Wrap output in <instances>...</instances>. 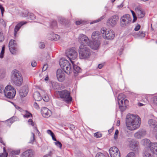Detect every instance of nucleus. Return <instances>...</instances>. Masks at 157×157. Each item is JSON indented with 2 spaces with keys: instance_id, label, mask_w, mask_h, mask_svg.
<instances>
[{
  "instance_id": "obj_1",
  "label": "nucleus",
  "mask_w": 157,
  "mask_h": 157,
  "mask_svg": "<svg viewBox=\"0 0 157 157\" xmlns=\"http://www.w3.org/2000/svg\"><path fill=\"white\" fill-rule=\"evenodd\" d=\"M141 123V119L137 115L128 114L126 116V124L128 129L134 130L138 128Z\"/></svg>"
},
{
  "instance_id": "obj_2",
  "label": "nucleus",
  "mask_w": 157,
  "mask_h": 157,
  "mask_svg": "<svg viewBox=\"0 0 157 157\" xmlns=\"http://www.w3.org/2000/svg\"><path fill=\"white\" fill-rule=\"evenodd\" d=\"M73 65V68L68 60L64 59H61L59 61V64L62 68L64 72L67 74H70L72 71L73 69L76 71H79L80 68L74 64L73 61H71Z\"/></svg>"
},
{
  "instance_id": "obj_3",
  "label": "nucleus",
  "mask_w": 157,
  "mask_h": 157,
  "mask_svg": "<svg viewBox=\"0 0 157 157\" xmlns=\"http://www.w3.org/2000/svg\"><path fill=\"white\" fill-rule=\"evenodd\" d=\"M78 41L81 44L80 45L84 46L86 47L87 45L89 46L91 48L94 49H97L99 45V43L98 41L92 42H89L88 37L85 35L82 34L78 38Z\"/></svg>"
},
{
  "instance_id": "obj_4",
  "label": "nucleus",
  "mask_w": 157,
  "mask_h": 157,
  "mask_svg": "<svg viewBox=\"0 0 157 157\" xmlns=\"http://www.w3.org/2000/svg\"><path fill=\"white\" fill-rule=\"evenodd\" d=\"M56 95L59 98L63 99L66 102L71 103L72 98L70 92L66 90L58 91L56 93Z\"/></svg>"
},
{
  "instance_id": "obj_5",
  "label": "nucleus",
  "mask_w": 157,
  "mask_h": 157,
  "mask_svg": "<svg viewBox=\"0 0 157 157\" xmlns=\"http://www.w3.org/2000/svg\"><path fill=\"white\" fill-rule=\"evenodd\" d=\"M125 96L123 94H120L118 97V101L120 108L121 110H125L128 105L129 101L125 99Z\"/></svg>"
},
{
  "instance_id": "obj_6",
  "label": "nucleus",
  "mask_w": 157,
  "mask_h": 157,
  "mask_svg": "<svg viewBox=\"0 0 157 157\" xmlns=\"http://www.w3.org/2000/svg\"><path fill=\"white\" fill-rule=\"evenodd\" d=\"M12 79L14 83L17 86L21 85L23 83V79L21 75L18 71L16 70L13 71Z\"/></svg>"
},
{
  "instance_id": "obj_7",
  "label": "nucleus",
  "mask_w": 157,
  "mask_h": 157,
  "mask_svg": "<svg viewBox=\"0 0 157 157\" xmlns=\"http://www.w3.org/2000/svg\"><path fill=\"white\" fill-rule=\"evenodd\" d=\"M4 91L5 97L9 99L13 98L16 93L15 89L11 85L6 86Z\"/></svg>"
},
{
  "instance_id": "obj_8",
  "label": "nucleus",
  "mask_w": 157,
  "mask_h": 157,
  "mask_svg": "<svg viewBox=\"0 0 157 157\" xmlns=\"http://www.w3.org/2000/svg\"><path fill=\"white\" fill-rule=\"evenodd\" d=\"M79 57L81 59H86L89 57L90 55V50L86 47L80 45L78 50Z\"/></svg>"
},
{
  "instance_id": "obj_9",
  "label": "nucleus",
  "mask_w": 157,
  "mask_h": 157,
  "mask_svg": "<svg viewBox=\"0 0 157 157\" xmlns=\"http://www.w3.org/2000/svg\"><path fill=\"white\" fill-rule=\"evenodd\" d=\"M101 32V33L104 34L103 36L105 39H113L115 37V33L112 30L105 29L104 28H102Z\"/></svg>"
},
{
  "instance_id": "obj_10",
  "label": "nucleus",
  "mask_w": 157,
  "mask_h": 157,
  "mask_svg": "<svg viewBox=\"0 0 157 157\" xmlns=\"http://www.w3.org/2000/svg\"><path fill=\"white\" fill-rule=\"evenodd\" d=\"M66 54L71 61V59H75L78 56V53L74 48L68 49L66 52Z\"/></svg>"
},
{
  "instance_id": "obj_11",
  "label": "nucleus",
  "mask_w": 157,
  "mask_h": 157,
  "mask_svg": "<svg viewBox=\"0 0 157 157\" xmlns=\"http://www.w3.org/2000/svg\"><path fill=\"white\" fill-rule=\"evenodd\" d=\"M132 18L128 14L124 15L121 19V25L122 27H125L129 24L131 22Z\"/></svg>"
},
{
  "instance_id": "obj_12",
  "label": "nucleus",
  "mask_w": 157,
  "mask_h": 157,
  "mask_svg": "<svg viewBox=\"0 0 157 157\" xmlns=\"http://www.w3.org/2000/svg\"><path fill=\"white\" fill-rule=\"evenodd\" d=\"M111 157H121V153L119 149L116 147H113L109 149Z\"/></svg>"
},
{
  "instance_id": "obj_13",
  "label": "nucleus",
  "mask_w": 157,
  "mask_h": 157,
  "mask_svg": "<svg viewBox=\"0 0 157 157\" xmlns=\"http://www.w3.org/2000/svg\"><path fill=\"white\" fill-rule=\"evenodd\" d=\"M17 43L15 40H10L9 44V47L10 51L12 54H15L17 50Z\"/></svg>"
},
{
  "instance_id": "obj_14",
  "label": "nucleus",
  "mask_w": 157,
  "mask_h": 157,
  "mask_svg": "<svg viewBox=\"0 0 157 157\" xmlns=\"http://www.w3.org/2000/svg\"><path fill=\"white\" fill-rule=\"evenodd\" d=\"M65 75L63 71L61 69H58L57 71V77L59 81H63Z\"/></svg>"
},
{
  "instance_id": "obj_15",
  "label": "nucleus",
  "mask_w": 157,
  "mask_h": 157,
  "mask_svg": "<svg viewBox=\"0 0 157 157\" xmlns=\"http://www.w3.org/2000/svg\"><path fill=\"white\" fill-rule=\"evenodd\" d=\"M42 116L45 117H48L51 114V111L46 108H43L41 110Z\"/></svg>"
},
{
  "instance_id": "obj_16",
  "label": "nucleus",
  "mask_w": 157,
  "mask_h": 157,
  "mask_svg": "<svg viewBox=\"0 0 157 157\" xmlns=\"http://www.w3.org/2000/svg\"><path fill=\"white\" fill-rule=\"evenodd\" d=\"M34 153L32 150H27L23 152L21 157H33Z\"/></svg>"
},
{
  "instance_id": "obj_17",
  "label": "nucleus",
  "mask_w": 157,
  "mask_h": 157,
  "mask_svg": "<svg viewBox=\"0 0 157 157\" xmlns=\"http://www.w3.org/2000/svg\"><path fill=\"white\" fill-rule=\"evenodd\" d=\"M119 19V18L117 16H114L110 18L108 22L112 26L115 25Z\"/></svg>"
},
{
  "instance_id": "obj_18",
  "label": "nucleus",
  "mask_w": 157,
  "mask_h": 157,
  "mask_svg": "<svg viewBox=\"0 0 157 157\" xmlns=\"http://www.w3.org/2000/svg\"><path fill=\"white\" fill-rule=\"evenodd\" d=\"M153 143H151L150 141L147 139H145L142 141V144L145 146L147 147L146 149H151V146Z\"/></svg>"
},
{
  "instance_id": "obj_19",
  "label": "nucleus",
  "mask_w": 157,
  "mask_h": 157,
  "mask_svg": "<svg viewBox=\"0 0 157 157\" xmlns=\"http://www.w3.org/2000/svg\"><path fill=\"white\" fill-rule=\"evenodd\" d=\"M26 23L27 22H26L21 21L16 26L14 30V35L15 36H16L17 32L19 30L21 27L24 24Z\"/></svg>"
},
{
  "instance_id": "obj_20",
  "label": "nucleus",
  "mask_w": 157,
  "mask_h": 157,
  "mask_svg": "<svg viewBox=\"0 0 157 157\" xmlns=\"http://www.w3.org/2000/svg\"><path fill=\"white\" fill-rule=\"evenodd\" d=\"M136 11L139 18H142L145 16V12L141 8H137L136 9Z\"/></svg>"
},
{
  "instance_id": "obj_21",
  "label": "nucleus",
  "mask_w": 157,
  "mask_h": 157,
  "mask_svg": "<svg viewBox=\"0 0 157 157\" xmlns=\"http://www.w3.org/2000/svg\"><path fill=\"white\" fill-rule=\"evenodd\" d=\"M152 150L149 149H146L144 151L143 157H154V155L151 153Z\"/></svg>"
},
{
  "instance_id": "obj_22",
  "label": "nucleus",
  "mask_w": 157,
  "mask_h": 157,
  "mask_svg": "<svg viewBox=\"0 0 157 157\" xmlns=\"http://www.w3.org/2000/svg\"><path fill=\"white\" fill-rule=\"evenodd\" d=\"M151 150H152L153 152L157 155V143H153L151 146Z\"/></svg>"
},
{
  "instance_id": "obj_23",
  "label": "nucleus",
  "mask_w": 157,
  "mask_h": 157,
  "mask_svg": "<svg viewBox=\"0 0 157 157\" xmlns=\"http://www.w3.org/2000/svg\"><path fill=\"white\" fill-rule=\"evenodd\" d=\"M33 97L35 100L36 101H40L42 98L40 93L38 92H36L34 93Z\"/></svg>"
},
{
  "instance_id": "obj_24",
  "label": "nucleus",
  "mask_w": 157,
  "mask_h": 157,
  "mask_svg": "<svg viewBox=\"0 0 157 157\" xmlns=\"http://www.w3.org/2000/svg\"><path fill=\"white\" fill-rule=\"evenodd\" d=\"M138 142L132 141L130 143V147L132 148V150H134L138 146Z\"/></svg>"
},
{
  "instance_id": "obj_25",
  "label": "nucleus",
  "mask_w": 157,
  "mask_h": 157,
  "mask_svg": "<svg viewBox=\"0 0 157 157\" xmlns=\"http://www.w3.org/2000/svg\"><path fill=\"white\" fill-rule=\"evenodd\" d=\"M41 94L42 96L43 99L44 101L47 102L49 101V97L46 92L43 91L41 93Z\"/></svg>"
},
{
  "instance_id": "obj_26",
  "label": "nucleus",
  "mask_w": 157,
  "mask_h": 157,
  "mask_svg": "<svg viewBox=\"0 0 157 157\" xmlns=\"http://www.w3.org/2000/svg\"><path fill=\"white\" fill-rule=\"evenodd\" d=\"M28 92V89H22L20 92V95L22 97H25L27 95Z\"/></svg>"
},
{
  "instance_id": "obj_27",
  "label": "nucleus",
  "mask_w": 157,
  "mask_h": 157,
  "mask_svg": "<svg viewBox=\"0 0 157 157\" xmlns=\"http://www.w3.org/2000/svg\"><path fill=\"white\" fill-rule=\"evenodd\" d=\"M22 115L25 118H28L30 117H32V115L30 113L27 111H25L22 113Z\"/></svg>"
},
{
  "instance_id": "obj_28",
  "label": "nucleus",
  "mask_w": 157,
  "mask_h": 157,
  "mask_svg": "<svg viewBox=\"0 0 157 157\" xmlns=\"http://www.w3.org/2000/svg\"><path fill=\"white\" fill-rule=\"evenodd\" d=\"M47 133L50 135L52 137V139L55 141H56L57 140L55 136L54 133L52 131L50 130H48L47 131Z\"/></svg>"
},
{
  "instance_id": "obj_29",
  "label": "nucleus",
  "mask_w": 157,
  "mask_h": 157,
  "mask_svg": "<svg viewBox=\"0 0 157 157\" xmlns=\"http://www.w3.org/2000/svg\"><path fill=\"white\" fill-rule=\"evenodd\" d=\"M20 152L21 151L20 149L13 150L11 152L10 154L11 155V156L13 155H18L20 154Z\"/></svg>"
},
{
  "instance_id": "obj_30",
  "label": "nucleus",
  "mask_w": 157,
  "mask_h": 157,
  "mask_svg": "<svg viewBox=\"0 0 157 157\" xmlns=\"http://www.w3.org/2000/svg\"><path fill=\"white\" fill-rule=\"evenodd\" d=\"M5 75V72L3 69H0V78H3Z\"/></svg>"
},
{
  "instance_id": "obj_31",
  "label": "nucleus",
  "mask_w": 157,
  "mask_h": 157,
  "mask_svg": "<svg viewBox=\"0 0 157 157\" xmlns=\"http://www.w3.org/2000/svg\"><path fill=\"white\" fill-rule=\"evenodd\" d=\"M5 45H3L2 48V51L0 54V57L1 58H3L4 54L5 53Z\"/></svg>"
},
{
  "instance_id": "obj_32",
  "label": "nucleus",
  "mask_w": 157,
  "mask_h": 157,
  "mask_svg": "<svg viewBox=\"0 0 157 157\" xmlns=\"http://www.w3.org/2000/svg\"><path fill=\"white\" fill-rule=\"evenodd\" d=\"M98 32H95L94 33H93L92 35V38L93 39H95L96 38L98 37Z\"/></svg>"
},
{
  "instance_id": "obj_33",
  "label": "nucleus",
  "mask_w": 157,
  "mask_h": 157,
  "mask_svg": "<svg viewBox=\"0 0 157 157\" xmlns=\"http://www.w3.org/2000/svg\"><path fill=\"white\" fill-rule=\"evenodd\" d=\"M138 35L141 37H143L145 36V34L144 32L140 31H139Z\"/></svg>"
},
{
  "instance_id": "obj_34",
  "label": "nucleus",
  "mask_w": 157,
  "mask_h": 157,
  "mask_svg": "<svg viewBox=\"0 0 157 157\" xmlns=\"http://www.w3.org/2000/svg\"><path fill=\"white\" fill-rule=\"evenodd\" d=\"M95 157H106V156L102 153H98L96 155Z\"/></svg>"
},
{
  "instance_id": "obj_35",
  "label": "nucleus",
  "mask_w": 157,
  "mask_h": 157,
  "mask_svg": "<svg viewBox=\"0 0 157 157\" xmlns=\"http://www.w3.org/2000/svg\"><path fill=\"white\" fill-rule=\"evenodd\" d=\"M131 12H132V15H133V22H134L136 21V20L137 19V17H136V16L134 12L132 10H131Z\"/></svg>"
},
{
  "instance_id": "obj_36",
  "label": "nucleus",
  "mask_w": 157,
  "mask_h": 157,
  "mask_svg": "<svg viewBox=\"0 0 157 157\" xmlns=\"http://www.w3.org/2000/svg\"><path fill=\"white\" fill-rule=\"evenodd\" d=\"M35 17L33 13H30L29 16V18L31 20H33L35 19Z\"/></svg>"
},
{
  "instance_id": "obj_37",
  "label": "nucleus",
  "mask_w": 157,
  "mask_h": 157,
  "mask_svg": "<svg viewBox=\"0 0 157 157\" xmlns=\"http://www.w3.org/2000/svg\"><path fill=\"white\" fill-rule=\"evenodd\" d=\"M85 23V21L81 20H80L76 21V24L77 25H78L81 24H84Z\"/></svg>"
},
{
  "instance_id": "obj_38",
  "label": "nucleus",
  "mask_w": 157,
  "mask_h": 157,
  "mask_svg": "<svg viewBox=\"0 0 157 157\" xmlns=\"http://www.w3.org/2000/svg\"><path fill=\"white\" fill-rule=\"evenodd\" d=\"M125 157H135V154L133 152H130Z\"/></svg>"
},
{
  "instance_id": "obj_39",
  "label": "nucleus",
  "mask_w": 157,
  "mask_h": 157,
  "mask_svg": "<svg viewBox=\"0 0 157 157\" xmlns=\"http://www.w3.org/2000/svg\"><path fill=\"white\" fill-rule=\"evenodd\" d=\"M94 137L98 138L101 137L102 136V135L100 133L97 132L94 134Z\"/></svg>"
},
{
  "instance_id": "obj_40",
  "label": "nucleus",
  "mask_w": 157,
  "mask_h": 157,
  "mask_svg": "<svg viewBox=\"0 0 157 157\" xmlns=\"http://www.w3.org/2000/svg\"><path fill=\"white\" fill-rule=\"evenodd\" d=\"M154 134L157 139V125L155 126L154 129Z\"/></svg>"
},
{
  "instance_id": "obj_41",
  "label": "nucleus",
  "mask_w": 157,
  "mask_h": 157,
  "mask_svg": "<svg viewBox=\"0 0 157 157\" xmlns=\"http://www.w3.org/2000/svg\"><path fill=\"white\" fill-rule=\"evenodd\" d=\"M28 123L29 124H30L33 126H34L35 125V123L31 119H29V120Z\"/></svg>"
},
{
  "instance_id": "obj_42",
  "label": "nucleus",
  "mask_w": 157,
  "mask_h": 157,
  "mask_svg": "<svg viewBox=\"0 0 157 157\" xmlns=\"http://www.w3.org/2000/svg\"><path fill=\"white\" fill-rule=\"evenodd\" d=\"M119 133V131L118 130H116L115 131L114 136V138L115 139H116L117 138L118 135Z\"/></svg>"
},
{
  "instance_id": "obj_43",
  "label": "nucleus",
  "mask_w": 157,
  "mask_h": 157,
  "mask_svg": "<svg viewBox=\"0 0 157 157\" xmlns=\"http://www.w3.org/2000/svg\"><path fill=\"white\" fill-rule=\"evenodd\" d=\"M0 9L1 10L2 14V16H3L4 12L5 11L4 8L2 6V5L0 4Z\"/></svg>"
},
{
  "instance_id": "obj_44",
  "label": "nucleus",
  "mask_w": 157,
  "mask_h": 157,
  "mask_svg": "<svg viewBox=\"0 0 157 157\" xmlns=\"http://www.w3.org/2000/svg\"><path fill=\"white\" fill-rule=\"evenodd\" d=\"M4 40V37L2 33L0 32V42H1Z\"/></svg>"
},
{
  "instance_id": "obj_45",
  "label": "nucleus",
  "mask_w": 157,
  "mask_h": 157,
  "mask_svg": "<svg viewBox=\"0 0 157 157\" xmlns=\"http://www.w3.org/2000/svg\"><path fill=\"white\" fill-rule=\"evenodd\" d=\"M34 133L36 134H38V135H39L40 133V132L38 131V129L36 127H35L34 128Z\"/></svg>"
},
{
  "instance_id": "obj_46",
  "label": "nucleus",
  "mask_w": 157,
  "mask_h": 157,
  "mask_svg": "<svg viewBox=\"0 0 157 157\" xmlns=\"http://www.w3.org/2000/svg\"><path fill=\"white\" fill-rule=\"evenodd\" d=\"M153 100L154 103L157 105V96L154 97Z\"/></svg>"
},
{
  "instance_id": "obj_47",
  "label": "nucleus",
  "mask_w": 157,
  "mask_h": 157,
  "mask_svg": "<svg viewBox=\"0 0 157 157\" xmlns=\"http://www.w3.org/2000/svg\"><path fill=\"white\" fill-rule=\"evenodd\" d=\"M140 28V25H137L135 28V30L137 31L139 30Z\"/></svg>"
},
{
  "instance_id": "obj_48",
  "label": "nucleus",
  "mask_w": 157,
  "mask_h": 157,
  "mask_svg": "<svg viewBox=\"0 0 157 157\" xmlns=\"http://www.w3.org/2000/svg\"><path fill=\"white\" fill-rule=\"evenodd\" d=\"M56 142H57L56 143V144L57 145V146H59L60 148H61L62 146V144L61 143H60L59 141H57V140Z\"/></svg>"
},
{
  "instance_id": "obj_49",
  "label": "nucleus",
  "mask_w": 157,
  "mask_h": 157,
  "mask_svg": "<svg viewBox=\"0 0 157 157\" xmlns=\"http://www.w3.org/2000/svg\"><path fill=\"white\" fill-rule=\"evenodd\" d=\"M8 155V153H2L0 155V157H7Z\"/></svg>"
},
{
  "instance_id": "obj_50",
  "label": "nucleus",
  "mask_w": 157,
  "mask_h": 157,
  "mask_svg": "<svg viewBox=\"0 0 157 157\" xmlns=\"http://www.w3.org/2000/svg\"><path fill=\"white\" fill-rule=\"evenodd\" d=\"M32 65L33 67H35L36 66L37 63L36 61H34L32 62Z\"/></svg>"
},
{
  "instance_id": "obj_51",
  "label": "nucleus",
  "mask_w": 157,
  "mask_h": 157,
  "mask_svg": "<svg viewBox=\"0 0 157 157\" xmlns=\"http://www.w3.org/2000/svg\"><path fill=\"white\" fill-rule=\"evenodd\" d=\"M48 68V66L47 65H44L42 68V71H45Z\"/></svg>"
},
{
  "instance_id": "obj_52",
  "label": "nucleus",
  "mask_w": 157,
  "mask_h": 157,
  "mask_svg": "<svg viewBox=\"0 0 157 157\" xmlns=\"http://www.w3.org/2000/svg\"><path fill=\"white\" fill-rule=\"evenodd\" d=\"M3 91V87L2 86L0 85V93H2Z\"/></svg>"
},
{
  "instance_id": "obj_53",
  "label": "nucleus",
  "mask_w": 157,
  "mask_h": 157,
  "mask_svg": "<svg viewBox=\"0 0 157 157\" xmlns=\"http://www.w3.org/2000/svg\"><path fill=\"white\" fill-rule=\"evenodd\" d=\"M32 140H31V142H32L33 141L35 140V135L34 133H33L32 135Z\"/></svg>"
},
{
  "instance_id": "obj_54",
  "label": "nucleus",
  "mask_w": 157,
  "mask_h": 157,
  "mask_svg": "<svg viewBox=\"0 0 157 157\" xmlns=\"http://www.w3.org/2000/svg\"><path fill=\"white\" fill-rule=\"evenodd\" d=\"M40 46L41 48H44L45 47V45L43 43H41Z\"/></svg>"
},
{
  "instance_id": "obj_55",
  "label": "nucleus",
  "mask_w": 157,
  "mask_h": 157,
  "mask_svg": "<svg viewBox=\"0 0 157 157\" xmlns=\"http://www.w3.org/2000/svg\"><path fill=\"white\" fill-rule=\"evenodd\" d=\"M100 21V20H99V19L94 21H93L91 23V24H93V23H95L97 22H99Z\"/></svg>"
},
{
  "instance_id": "obj_56",
  "label": "nucleus",
  "mask_w": 157,
  "mask_h": 157,
  "mask_svg": "<svg viewBox=\"0 0 157 157\" xmlns=\"http://www.w3.org/2000/svg\"><path fill=\"white\" fill-rule=\"evenodd\" d=\"M53 36L54 37H56V39H59V36L58 35H56V34L54 35Z\"/></svg>"
},
{
  "instance_id": "obj_57",
  "label": "nucleus",
  "mask_w": 157,
  "mask_h": 157,
  "mask_svg": "<svg viewBox=\"0 0 157 157\" xmlns=\"http://www.w3.org/2000/svg\"><path fill=\"white\" fill-rule=\"evenodd\" d=\"M103 67V65L102 64H99L98 66V67L99 69H101Z\"/></svg>"
},
{
  "instance_id": "obj_58",
  "label": "nucleus",
  "mask_w": 157,
  "mask_h": 157,
  "mask_svg": "<svg viewBox=\"0 0 157 157\" xmlns=\"http://www.w3.org/2000/svg\"><path fill=\"white\" fill-rule=\"evenodd\" d=\"M120 124V121L119 120H118L117 121L116 125L117 126H119Z\"/></svg>"
},
{
  "instance_id": "obj_59",
  "label": "nucleus",
  "mask_w": 157,
  "mask_h": 157,
  "mask_svg": "<svg viewBox=\"0 0 157 157\" xmlns=\"http://www.w3.org/2000/svg\"><path fill=\"white\" fill-rule=\"evenodd\" d=\"M138 106H141L144 105L143 104L140 103H138Z\"/></svg>"
},
{
  "instance_id": "obj_60",
  "label": "nucleus",
  "mask_w": 157,
  "mask_h": 157,
  "mask_svg": "<svg viewBox=\"0 0 157 157\" xmlns=\"http://www.w3.org/2000/svg\"><path fill=\"white\" fill-rule=\"evenodd\" d=\"M25 13H27V14H26L25 15H24V13H23V15H22V16L23 17H25V16H26L27 15H28V13L27 12H25Z\"/></svg>"
},
{
  "instance_id": "obj_61",
  "label": "nucleus",
  "mask_w": 157,
  "mask_h": 157,
  "mask_svg": "<svg viewBox=\"0 0 157 157\" xmlns=\"http://www.w3.org/2000/svg\"><path fill=\"white\" fill-rule=\"evenodd\" d=\"M48 76H47L45 78V80L47 81L48 80Z\"/></svg>"
},
{
  "instance_id": "obj_62",
  "label": "nucleus",
  "mask_w": 157,
  "mask_h": 157,
  "mask_svg": "<svg viewBox=\"0 0 157 157\" xmlns=\"http://www.w3.org/2000/svg\"><path fill=\"white\" fill-rule=\"evenodd\" d=\"M3 151L4 152L3 153H7L6 152V150L5 148L4 147L3 148Z\"/></svg>"
},
{
  "instance_id": "obj_63",
  "label": "nucleus",
  "mask_w": 157,
  "mask_h": 157,
  "mask_svg": "<svg viewBox=\"0 0 157 157\" xmlns=\"http://www.w3.org/2000/svg\"><path fill=\"white\" fill-rule=\"evenodd\" d=\"M153 121L152 120H150L149 121V123H151L152 122H153Z\"/></svg>"
},
{
  "instance_id": "obj_64",
  "label": "nucleus",
  "mask_w": 157,
  "mask_h": 157,
  "mask_svg": "<svg viewBox=\"0 0 157 157\" xmlns=\"http://www.w3.org/2000/svg\"><path fill=\"white\" fill-rule=\"evenodd\" d=\"M0 142L1 143H2L4 145H5V144L3 143V141L2 140H0Z\"/></svg>"
}]
</instances>
